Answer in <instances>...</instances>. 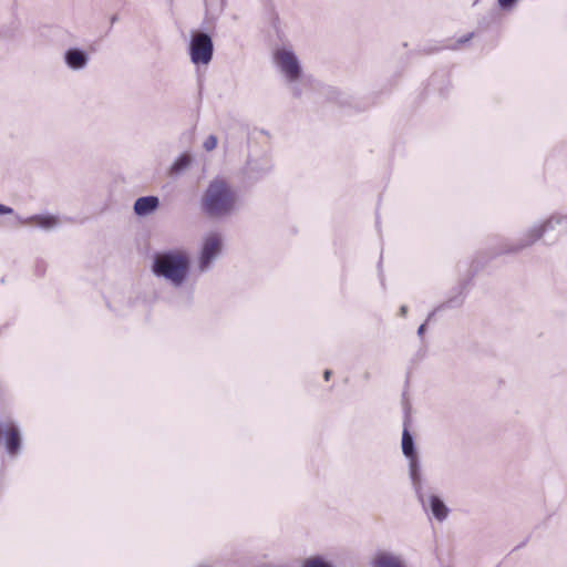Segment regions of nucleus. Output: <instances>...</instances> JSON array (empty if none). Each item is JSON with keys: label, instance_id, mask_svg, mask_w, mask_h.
<instances>
[{"label": "nucleus", "instance_id": "obj_1", "mask_svg": "<svg viewBox=\"0 0 567 567\" xmlns=\"http://www.w3.org/2000/svg\"><path fill=\"white\" fill-rule=\"evenodd\" d=\"M237 194L223 179H214L203 197L204 212L214 218L224 217L237 208Z\"/></svg>", "mask_w": 567, "mask_h": 567}, {"label": "nucleus", "instance_id": "obj_2", "mask_svg": "<svg viewBox=\"0 0 567 567\" xmlns=\"http://www.w3.org/2000/svg\"><path fill=\"white\" fill-rule=\"evenodd\" d=\"M188 268V255L182 250L163 251L154 257L153 272L158 277L165 278L175 287H179L185 282Z\"/></svg>", "mask_w": 567, "mask_h": 567}, {"label": "nucleus", "instance_id": "obj_3", "mask_svg": "<svg viewBox=\"0 0 567 567\" xmlns=\"http://www.w3.org/2000/svg\"><path fill=\"white\" fill-rule=\"evenodd\" d=\"M275 62L287 82L292 84L291 91L293 96L300 97L301 91L295 82L301 76L302 70L296 54L291 50L279 49L275 53Z\"/></svg>", "mask_w": 567, "mask_h": 567}, {"label": "nucleus", "instance_id": "obj_4", "mask_svg": "<svg viewBox=\"0 0 567 567\" xmlns=\"http://www.w3.org/2000/svg\"><path fill=\"white\" fill-rule=\"evenodd\" d=\"M214 43L206 32H194L189 42V55L194 64H208L213 59Z\"/></svg>", "mask_w": 567, "mask_h": 567}, {"label": "nucleus", "instance_id": "obj_5", "mask_svg": "<svg viewBox=\"0 0 567 567\" xmlns=\"http://www.w3.org/2000/svg\"><path fill=\"white\" fill-rule=\"evenodd\" d=\"M565 217L553 216L548 218L543 225L530 228L525 236L515 245L511 246L508 252H517L526 247H529L535 241L540 239L546 231L554 229L556 225H560Z\"/></svg>", "mask_w": 567, "mask_h": 567}, {"label": "nucleus", "instance_id": "obj_6", "mask_svg": "<svg viewBox=\"0 0 567 567\" xmlns=\"http://www.w3.org/2000/svg\"><path fill=\"white\" fill-rule=\"evenodd\" d=\"M221 237L219 234L213 233L209 234L205 239L203 244V248L199 256V270L202 272L209 269L213 261L216 259V257L219 255L221 250Z\"/></svg>", "mask_w": 567, "mask_h": 567}, {"label": "nucleus", "instance_id": "obj_7", "mask_svg": "<svg viewBox=\"0 0 567 567\" xmlns=\"http://www.w3.org/2000/svg\"><path fill=\"white\" fill-rule=\"evenodd\" d=\"M417 496H419L420 502L422 503L423 508L425 511H427L430 508L433 516L437 520L442 522L447 517L449 509L440 497H437L435 495H430V496L425 497L421 493V491L417 492Z\"/></svg>", "mask_w": 567, "mask_h": 567}, {"label": "nucleus", "instance_id": "obj_8", "mask_svg": "<svg viewBox=\"0 0 567 567\" xmlns=\"http://www.w3.org/2000/svg\"><path fill=\"white\" fill-rule=\"evenodd\" d=\"M64 62L73 71L83 70L89 63V54L79 48H70L64 53Z\"/></svg>", "mask_w": 567, "mask_h": 567}, {"label": "nucleus", "instance_id": "obj_9", "mask_svg": "<svg viewBox=\"0 0 567 567\" xmlns=\"http://www.w3.org/2000/svg\"><path fill=\"white\" fill-rule=\"evenodd\" d=\"M2 434L4 437V446L7 452L12 456L18 455L22 445V439L19 429L14 425H11L4 430Z\"/></svg>", "mask_w": 567, "mask_h": 567}, {"label": "nucleus", "instance_id": "obj_10", "mask_svg": "<svg viewBox=\"0 0 567 567\" xmlns=\"http://www.w3.org/2000/svg\"><path fill=\"white\" fill-rule=\"evenodd\" d=\"M374 567H408L402 555L391 551H380L373 558Z\"/></svg>", "mask_w": 567, "mask_h": 567}, {"label": "nucleus", "instance_id": "obj_11", "mask_svg": "<svg viewBox=\"0 0 567 567\" xmlns=\"http://www.w3.org/2000/svg\"><path fill=\"white\" fill-rule=\"evenodd\" d=\"M159 205V199L156 196L140 197L134 203V212L138 216H147L153 213Z\"/></svg>", "mask_w": 567, "mask_h": 567}, {"label": "nucleus", "instance_id": "obj_12", "mask_svg": "<svg viewBox=\"0 0 567 567\" xmlns=\"http://www.w3.org/2000/svg\"><path fill=\"white\" fill-rule=\"evenodd\" d=\"M24 224H34L43 229H51L56 227L60 224V220L56 216L53 215H34L27 218Z\"/></svg>", "mask_w": 567, "mask_h": 567}, {"label": "nucleus", "instance_id": "obj_13", "mask_svg": "<svg viewBox=\"0 0 567 567\" xmlns=\"http://www.w3.org/2000/svg\"><path fill=\"white\" fill-rule=\"evenodd\" d=\"M410 458V476L413 482V485L416 489V493L421 489V478H420V464L416 455L409 457Z\"/></svg>", "mask_w": 567, "mask_h": 567}, {"label": "nucleus", "instance_id": "obj_14", "mask_svg": "<svg viewBox=\"0 0 567 567\" xmlns=\"http://www.w3.org/2000/svg\"><path fill=\"white\" fill-rule=\"evenodd\" d=\"M402 452L406 457L415 455L414 440L408 429L402 433Z\"/></svg>", "mask_w": 567, "mask_h": 567}, {"label": "nucleus", "instance_id": "obj_15", "mask_svg": "<svg viewBox=\"0 0 567 567\" xmlns=\"http://www.w3.org/2000/svg\"><path fill=\"white\" fill-rule=\"evenodd\" d=\"M190 164V157L186 154L179 156L172 166L174 173H179L187 168Z\"/></svg>", "mask_w": 567, "mask_h": 567}, {"label": "nucleus", "instance_id": "obj_16", "mask_svg": "<svg viewBox=\"0 0 567 567\" xmlns=\"http://www.w3.org/2000/svg\"><path fill=\"white\" fill-rule=\"evenodd\" d=\"M302 567H332V565L322 557L316 556L306 559Z\"/></svg>", "mask_w": 567, "mask_h": 567}, {"label": "nucleus", "instance_id": "obj_17", "mask_svg": "<svg viewBox=\"0 0 567 567\" xmlns=\"http://www.w3.org/2000/svg\"><path fill=\"white\" fill-rule=\"evenodd\" d=\"M216 146H217V137H216L215 135H209V136L204 141V144H203V147H204L207 152L213 151Z\"/></svg>", "mask_w": 567, "mask_h": 567}, {"label": "nucleus", "instance_id": "obj_18", "mask_svg": "<svg viewBox=\"0 0 567 567\" xmlns=\"http://www.w3.org/2000/svg\"><path fill=\"white\" fill-rule=\"evenodd\" d=\"M498 1V4L502 9H508L511 7H513V4L517 1V0H497Z\"/></svg>", "mask_w": 567, "mask_h": 567}, {"label": "nucleus", "instance_id": "obj_19", "mask_svg": "<svg viewBox=\"0 0 567 567\" xmlns=\"http://www.w3.org/2000/svg\"><path fill=\"white\" fill-rule=\"evenodd\" d=\"M452 302H453V300H449L447 302L442 303L440 307H437L433 312H431V313L429 315L427 320H430V319L434 316L435 311H437V310H440V309H443V308L451 307Z\"/></svg>", "mask_w": 567, "mask_h": 567}, {"label": "nucleus", "instance_id": "obj_20", "mask_svg": "<svg viewBox=\"0 0 567 567\" xmlns=\"http://www.w3.org/2000/svg\"><path fill=\"white\" fill-rule=\"evenodd\" d=\"M12 213H13V209L11 207L0 204V214L1 215L12 214Z\"/></svg>", "mask_w": 567, "mask_h": 567}, {"label": "nucleus", "instance_id": "obj_21", "mask_svg": "<svg viewBox=\"0 0 567 567\" xmlns=\"http://www.w3.org/2000/svg\"><path fill=\"white\" fill-rule=\"evenodd\" d=\"M473 33H470L468 35L464 37V38H461L458 40V43H465L467 42L471 38H472Z\"/></svg>", "mask_w": 567, "mask_h": 567}, {"label": "nucleus", "instance_id": "obj_22", "mask_svg": "<svg viewBox=\"0 0 567 567\" xmlns=\"http://www.w3.org/2000/svg\"><path fill=\"white\" fill-rule=\"evenodd\" d=\"M406 312H408V307H406V306H402V307L400 308V315H401L402 317H404V316H406Z\"/></svg>", "mask_w": 567, "mask_h": 567}, {"label": "nucleus", "instance_id": "obj_23", "mask_svg": "<svg viewBox=\"0 0 567 567\" xmlns=\"http://www.w3.org/2000/svg\"><path fill=\"white\" fill-rule=\"evenodd\" d=\"M425 331V324H421L417 329V334L421 337Z\"/></svg>", "mask_w": 567, "mask_h": 567}, {"label": "nucleus", "instance_id": "obj_24", "mask_svg": "<svg viewBox=\"0 0 567 567\" xmlns=\"http://www.w3.org/2000/svg\"><path fill=\"white\" fill-rule=\"evenodd\" d=\"M323 377H324V380H329L330 377H331V371L330 370H326L324 373H323Z\"/></svg>", "mask_w": 567, "mask_h": 567}]
</instances>
